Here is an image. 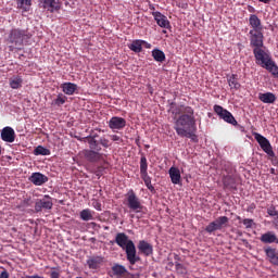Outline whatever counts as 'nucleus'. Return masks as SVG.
Segmentation results:
<instances>
[{"instance_id":"obj_10","label":"nucleus","mask_w":278,"mask_h":278,"mask_svg":"<svg viewBox=\"0 0 278 278\" xmlns=\"http://www.w3.org/2000/svg\"><path fill=\"white\" fill-rule=\"evenodd\" d=\"M152 16L154 17V21H156L159 27H163V29H168V27H170L168 17H166V15L162 14L160 11H153Z\"/></svg>"},{"instance_id":"obj_3","label":"nucleus","mask_w":278,"mask_h":278,"mask_svg":"<svg viewBox=\"0 0 278 278\" xmlns=\"http://www.w3.org/2000/svg\"><path fill=\"white\" fill-rule=\"evenodd\" d=\"M115 243L117 247L123 249L126 253V260L130 264L129 269L134 270V266L137 262H140V257L138 256V252L136 251V244L134 241L129 239L125 232H118L115 236Z\"/></svg>"},{"instance_id":"obj_44","label":"nucleus","mask_w":278,"mask_h":278,"mask_svg":"<svg viewBox=\"0 0 278 278\" xmlns=\"http://www.w3.org/2000/svg\"><path fill=\"white\" fill-rule=\"evenodd\" d=\"M175 266H176V270H178V273H186V269L184 268L181 263H176Z\"/></svg>"},{"instance_id":"obj_35","label":"nucleus","mask_w":278,"mask_h":278,"mask_svg":"<svg viewBox=\"0 0 278 278\" xmlns=\"http://www.w3.org/2000/svg\"><path fill=\"white\" fill-rule=\"evenodd\" d=\"M205 231H206L207 233H214V231H220V228H219L217 222L214 220V222L210 223V224L206 226Z\"/></svg>"},{"instance_id":"obj_25","label":"nucleus","mask_w":278,"mask_h":278,"mask_svg":"<svg viewBox=\"0 0 278 278\" xmlns=\"http://www.w3.org/2000/svg\"><path fill=\"white\" fill-rule=\"evenodd\" d=\"M142 45H144V40L136 39L130 45H128V49L134 51V53H141Z\"/></svg>"},{"instance_id":"obj_49","label":"nucleus","mask_w":278,"mask_h":278,"mask_svg":"<svg viewBox=\"0 0 278 278\" xmlns=\"http://www.w3.org/2000/svg\"><path fill=\"white\" fill-rule=\"evenodd\" d=\"M26 278H45V277L39 275H33V276H26Z\"/></svg>"},{"instance_id":"obj_43","label":"nucleus","mask_w":278,"mask_h":278,"mask_svg":"<svg viewBox=\"0 0 278 278\" xmlns=\"http://www.w3.org/2000/svg\"><path fill=\"white\" fill-rule=\"evenodd\" d=\"M10 36H25V31L21 29H12Z\"/></svg>"},{"instance_id":"obj_23","label":"nucleus","mask_w":278,"mask_h":278,"mask_svg":"<svg viewBox=\"0 0 278 278\" xmlns=\"http://www.w3.org/2000/svg\"><path fill=\"white\" fill-rule=\"evenodd\" d=\"M258 99L262 101V103L273 104L275 101H277V96H275L273 92L258 93Z\"/></svg>"},{"instance_id":"obj_22","label":"nucleus","mask_w":278,"mask_h":278,"mask_svg":"<svg viewBox=\"0 0 278 278\" xmlns=\"http://www.w3.org/2000/svg\"><path fill=\"white\" fill-rule=\"evenodd\" d=\"M112 273L115 275V277H125V275H128L129 271L124 265L116 263L112 266Z\"/></svg>"},{"instance_id":"obj_20","label":"nucleus","mask_w":278,"mask_h":278,"mask_svg":"<svg viewBox=\"0 0 278 278\" xmlns=\"http://www.w3.org/2000/svg\"><path fill=\"white\" fill-rule=\"evenodd\" d=\"M169 177H170L172 184H174L175 186L181 184V172H179V168L170 167Z\"/></svg>"},{"instance_id":"obj_53","label":"nucleus","mask_w":278,"mask_h":278,"mask_svg":"<svg viewBox=\"0 0 278 278\" xmlns=\"http://www.w3.org/2000/svg\"><path fill=\"white\" fill-rule=\"evenodd\" d=\"M150 10H153V11H155V7H153V5H150Z\"/></svg>"},{"instance_id":"obj_54","label":"nucleus","mask_w":278,"mask_h":278,"mask_svg":"<svg viewBox=\"0 0 278 278\" xmlns=\"http://www.w3.org/2000/svg\"><path fill=\"white\" fill-rule=\"evenodd\" d=\"M163 34H166V30H165V29H163Z\"/></svg>"},{"instance_id":"obj_15","label":"nucleus","mask_w":278,"mask_h":278,"mask_svg":"<svg viewBox=\"0 0 278 278\" xmlns=\"http://www.w3.org/2000/svg\"><path fill=\"white\" fill-rule=\"evenodd\" d=\"M137 249L139 253H141L142 255H146V257L153 255V245H151V243L144 240L139 241Z\"/></svg>"},{"instance_id":"obj_2","label":"nucleus","mask_w":278,"mask_h":278,"mask_svg":"<svg viewBox=\"0 0 278 278\" xmlns=\"http://www.w3.org/2000/svg\"><path fill=\"white\" fill-rule=\"evenodd\" d=\"M264 37L262 36H252L251 38V47H253V53H254V58L256 60V64H258L260 66H262V68H265L266 71H268V73H271V75H274V77H278V66L275 63V61H273V58L270 56V54L266 51H264V49H262V47H264Z\"/></svg>"},{"instance_id":"obj_16","label":"nucleus","mask_w":278,"mask_h":278,"mask_svg":"<svg viewBox=\"0 0 278 278\" xmlns=\"http://www.w3.org/2000/svg\"><path fill=\"white\" fill-rule=\"evenodd\" d=\"M249 23L251 27L254 29V31H256L254 36H262V20H260L257 15L252 14L250 15Z\"/></svg>"},{"instance_id":"obj_33","label":"nucleus","mask_w":278,"mask_h":278,"mask_svg":"<svg viewBox=\"0 0 278 278\" xmlns=\"http://www.w3.org/2000/svg\"><path fill=\"white\" fill-rule=\"evenodd\" d=\"M141 179L144 181V185L150 192H155V187L151 184V176H149V174L141 176Z\"/></svg>"},{"instance_id":"obj_9","label":"nucleus","mask_w":278,"mask_h":278,"mask_svg":"<svg viewBox=\"0 0 278 278\" xmlns=\"http://www.w3.org/2000/svg\"><path fill=\"white\" fill-rule=\"evenodd\" d=\"M192 110V106H188L186 104H178L175 102H172L169 104V110L168 112L174 116V121H177L179 116L182 114H186L188 111Z\"/></svg>"},{"instance_id":"obj_55","label":"nucleus","mask_w":278,"mask_h":278,"mask_svg":"<svg viewBox=\"0 0 278 278\" xmlns=\"http://www.w3.org/2000/svg\"><path fill=\"white\" fill-rule=\"evenodd\" d=\"M91 225H93V226H94V225H97V223H91Z\"/></svg>"},{"instance_id":"obj_7","label":"nucleus","mask_w":278,"mask_h":278,"mask_svg":"<svg viewBox=\"0 0 278 278\" xmlns=\"http://www.w3.org/2000/svg\"><path fill=\"white\" fill-rule=\"evenodd\" d=\"M215 114L222 118V121H225V123H228L229 125H238V121H236V117H233V114L229 112L228 110L224 109L222 105L215 104L213 108Z\"/></svg>"},{"instance_id":"obj_26","label":"nucleus","mask_w":278,"mask_h":278,"mask_svg":"<svg viewBox=\"0 0 278 278\" xmlns=\"http://www.w3.org/2000/svg\"><path fill=\"white\" fill-rule=\"evenodd\" d=\"M62 90L64 94L73 96L77 90V85L75 83H65L62 85Z\"/></svg>"},{"instance_id":"obj_39","label":"nucleus","mask_w":278,"mask_h":278,"mask_svg":"<svg viewBox=\"0 0 278 278\" xmlns=\"http://www.w3.org/2000/svg\"><path fill=\"white\" fill-rule=\"evenodd\" d=\"M99 147H103L104 149H110V140L105 139V137H101L98 141Z\"/></svg>"},{"instance_id":"obj_19","label":"nucleus","mask_w":278,"mask_h":278,"mask_svg":"<svg viewBox=\"0 0 278 278\" xmlns=\"http://www.w3.org/2000/svg\"><path fill=\"white\" fill-rule=\"evenodd\" d=\"M227 83L230 90L238 91L240 90V88H242V85H240V81H238V74L227 76Z\"/></svg>"},{"instance_id":"obj_41","label":"nucleus","mask_w":278,"mask_h":278,"mask_svg":"<svg viewBox=\"0 0 278 278\" xmlns=\"http://www.w3.org/2000/svg\"><path fill=\"white\" fill-rule=\"evenodd\" d=\"M243 225L245 229H251L253 227V219L251 218L243 219Z\"/></svg>"},{"instance_id":"obj_12","label":"nucleus","mask_w":278,"mask_h":278,"mask_svg":"<svg viewBox=\"0 0 278 278\" xmlns=\"http://www.w3.org/2000/svg\"><path fill=\"white\" fill-rule=\"evenodd\" d=\"M47 181H49V177L39 172L33 173L29 177V182L34 184V186H45Z\"/></svg>"},{"instance_id":"obj_38","label":"nucleus","mask_w":278,"mask_h":278,"mask_svg":"<svg viewBox=\"0 0 278 278\" xmlns=\"http://www.w3.org/2000/svg\"><path fill=\"white\" fill-rule=\"evenodd\" d=\"M66 103V97L62 93L58 96V98L54 100V104L60 108V105H64Z\"/></svg>"},{"instance_id":"obj_57","label":"nucleus","mask_w":278,"mask_h":278,"mask_svg":"<svg viewBox=\"0 0 278 278\" xmlns=\"http://www.w3.org/2000/svg\"><path fill=\"white\" fill-rule=\"evenodd\" d=\"M0 155H1V147H0Z\"/></svg>"},{"instance_id":"obj_31","label":"nucleus","mask_w":278,"mask_h":278,"mask_svg":"<svg viewBox=\"0 0 278 278\" xmlns=\"http://www.w3.org/2000/svg\"><path fill=\"white\" fill-rule=\"evenodd\" d=\"M152 58L155 60V62H165L166 54H164V51L160 49L152 50Z\"/></svg>"},{"instance_id":"obj_47","label":"nucleus","mask_w":278,"mask_h":278,"mask_svg":"<svg viewBox=\"0 0 278 278\" xmlns=\"http://www.w3.org/2000/svg\"><path fill=\"white\" fill-rule=\"evenodd\" d=\"M93 207H94V210H97L98 212H101V204H100L99 202H96V203L93 204Z\"/></svg>"},{"instance_id":"obj_8","label":"nucleus","mask_w":278,"mask_h":278,"mask_svg":"<svg viewBox=\"0 0 278 278\" xmlns=\"http://www.w3.org/2000/svg\"><path fill=\"white\" fill-rule=\"evenodd\" d=\"M49 210H53V198L46 194L42 199H37L35 202V212H49Z\"/></svg>"},{"instance_id":"obj_18","label":"nucleus","mask_w":278,"mask_h":278,"mask_svg":"<svg viewBox=\"0 0 278 278\" xmlns=\"http://www.w3.org/2000/svg\"><path fill=\"white\" fill-rule=\"evenodd\" d=\"M9 86L12 90H18L23 88V76L14 75L9 79Z\"/></svg>"},{"instance_id":"obj_30","label":"nucleus","mask_w":278,"mask_h":278,"mask_svg":"<svg viewBox=\"0 0 278 278\" xmlns=\"http://www.w3.org/2000/svg\"><path fill=\"white\" fill-rule=\"evenodd\" d=\"M80 219L88 222L94 220V212L90 211V208H85L80 212Z\"/></svg>"},{"instance_id":"obj_52","label":"nucleus","mask_w":278,"mask_h":278,"mask_svg":"<svg viewBox=\"0 0 278 278\" xmlns=\"http://www.w3.org/2000/svg\"><path fill=\"white\" fill-rule=\"evenodd\" d=\"M261 3H270V0H258Z\"/></svg>"},{"instance_id":"obj_42","label":"nucleus","mask_w":278,"mask_h":278,"mask_svg":"<svg viewBox=\"0 0 278 278\" xmlns=\"http://www.w3.org/2000/svg\"><path fill=\"white\" fill-rule=\"evenodd\" d=\"M111 140L116 142V144H121V142H123V138L118 135H111Z\"/></svg>"},{"instance_id":"obj_14","label":"nucleus","mask_w":278,"mask_h":278,"mask_svg":"<svg viewBox=\"0 0 278 278\" xmlns=\"http://www.w3.org/2000/svg\"><path fill=\"white\" fill-rule=\"evenodd\" d=\"M264 252L266 257L268 258V262L273 264L274 266H278V253L277 249L273 247H265Z\"/></svg>"},{"instance_id":"obj_36","label":"nucleus","mask_w":278,"mask_h":278,"mask_svg":"<svg viewBox=\"0 0 278 278\" xmlns=\"http://www.w3.org/2000/svg\"><path fill=\"white\" fill-rule=\"evenodd\" d=\"M215 223H217L219 229H223V227H227V225L229 224V217L220 216L217 219H215Z\"/></svg>"},{"instance_id":"obj_27","label":"nucleus","mask_w":278,"mask_h":278,"mask_svg":"<svg viewBox=\"0 0 278 278\" xmlns=\"http://www.w3.org/2000/svg\"><path fill=\"white\" fill-rule=\"evenodd\" d=\"M39 5L45 10H58V3L55 0H39Z\"/></svg>"},{"instance_id":"obj_17","label":"nucleus","mask_w":278,"mask_h":278,"mask_svg":"<svg viewBox=\"0 0 278 278\" xmlns=\"http://www.w3.org/2000/svg\"><path fill=\"white\" fill-rule=\"evenodd\" d=\"M260 240L261 242H263V244H278L277 235L273 231H267L263 233Z\"/></svg>"},{"instance_id":"obj_6","label":"nucleus","mask_w":278,"mask_h":278,"mask_svg":"<svg viewBox=\"0 0 278 278\" xmlns=\"http://www.w3.org/2000/svg\"><path fill=\"white\" fill-rule=\"evenodd\" d=\"M126 205L129 211L135 212V214H139V212H142V208L144 207L142 205V202H140V198H138L134 189H130L126 193Z\"/></svg>"},{"instance_id":"obj_1","label":"nucleus","mask_w":278,"mask_h":278,"mask_svg":"<svg viewBox=\"0 0 278 278\" xmlns=\"http://www.w3.org/2000/svg\"><path fill=\"white\" fill-rule=\"evenodd\" d=\"M174 129L180 138H189L191 142H199L194 109H190L182 115L178 116V118L175 119Z\"/></svg>"},{"instance_id":"obj_45","label":"nucleus","mask_w":278,"mask_h":278,"mask_svg":"<svg viewBox=\"0 0 278 278\" xmlns=\"http://www.w3.org/2000/svg\"><path fill=\"white\" fill-rule=\"evenodd\" d=\"M50 278H60V271H55V270L51 271Z\"/></svg>"},{"instance_id":"obj_37","label":"nucleus","mask_w":278,"mask_h":278,"mask_svg":"<svg viewBox=\"0 0 278 278\" xmlns=\"http://www.w3.org/2000/svg\"><path fill=\"white\" fill-rule=\"evenodd\" d=\"M30 200L29 199H24L20 202V204L16 205V208L20 210V212H25L27 207H29Z\"/></svg>"},{"instance_id":"obj_5","label":"nucleus","mask_w":278,"mask_h":278,"mask_svg":"<svg viewBox=\"0 0 278 278\" xmlns=\"http://www.w3.org/2000/svg\"><path fill=\"white\" fill-rule=\"evenodd\" d=\"M254 139L260 144L261 149L266 153L273 164V166H278V157L275 155V151H273V146L270 141L262 136L260 132H253Z\"/></svg>"},{"instance_id":"obj_13","label":"nucleus","mask_w":278,"mask_h":278,"mask_svg":"<svg viewBox=\"0 0 278 278\" xmlns=\"http://www.w3.org/2000/svg\"><path fill=\"white\" fill-rule=\"evenodd\" d=\"M1 138L3 142H14L16 140V132H14V128L7 126L1 130Z\"/></svg>"},{"instance_id":"obj_40","label":"nucleus","mask_w":278,"mask_h":278,"mask_svg":"<svg viewBox=\"0 0 278 278\" xmlns=\"http://www.w3.org/2000/svg\"><path fill=\"white\" fill-rule=\"evenodd\" d=\"M177 8H181L182 10H186L188 8V3H186L184 0H174Z\"/></svg>"},{"instance_id":"obj_51","label":"nucleus","mask_w":278,"mask_h":278,"mask_svg":"<svg viewBox=\"0 0 278 278\" xmlns=\"http://www.w3.org/2000/svg\"><path fill=\"white\" fill-rule=\"evenodd\" d=\"M269 173H270L271 175H277L275 168H273V167L269 169Z\"/></svg>"},{"instance_id":"obj_29","label":"nucleus","mask_w":278,"mask_h":278,"mask_svg":"<svg viewBox=\"0 0 278 278\" xmlns=\"http://www.w3.org/2000/svg\"><path fill=\"white\" fill-rule=\"evenodd\" d=\"M8 40L13 43L11 47L14 49H21L23 47V37L21 36H10Z\"/></svg>"},{"instance_id":"obj_50","label":"nucleus","mask_w":278,"mask_h":278,"mask_svg":"<svg viewBox=\"0 0 278 278\" xmlns=\"http://www.w3.org/2000/svg\"><path fill=\"white\" fill-rule=\"evenodd\" d=\"M248 10H249V12H255V8H253L251 5L248 7Z\"/></svg>"},{"instance_id":"obj_34","label":"nucleus","mask_w":278,"mask_h":278,"mask_svg":"<svg viewBox=\"0 0 278 278\" xmlns=\"http://www.w3.org/2000/svg\"><path fill=\"white\" fill-rule=\"evenodd\" d=\"M35 155H51V150L42 147V146H38L35 151H34Z\"/></svg>"},{"instance_id":"obj_48","label":"nucleus","mask_w":278,"mask_h":278,"mask_svg":"<svg viewBox=\"0 0 278 278\" xmlns=\"http://www.w3.org/2000/svg\"><path fill=\"white\" fill-rule=\"evenodd\" d=\"M127 276H128L129 278H140L139 275H134V274H131V273H128Z\"/></svg>"},{"instance_id":"obj_46","label":"nucleus","mask_w":278,"mask_h":278,"mask_svg":"<svg viewBox=\"0 0 278 278\" xmlns=\"http://www.w3.org/2000/svg\"><path fill=\"white\" fill-rule=\"evenodd\" d=\"M0 278H10V274H8V270H3V271L0 274Z\"/></svg>"},{"instance_id":"obj_21","label":"nucleus","mask_w":278,"mask_h":278,"mask_svg":"<svg viewBox=\"0 0 278 278\" xmlns=\"http://www.w3.org/2000/svg\"><path fill=\"white\" fill-rule=\"evenodd\" d=\"M223 184L225 190H237L236 187V178L230 175H226L223 177Z\"/></svg>"},{"instance_id":"obj_4","label":"nucleus","mask_w":278,"mask_h":278,"mask_svg":"<svg viewBox=\"0 0 278 278\" xmlns=\"http://www.w3.org/2000/svg\"><path fill=\"white\" fill-rule=\"evenodd\" d=\"M89 144V149H85L81 151V155L89 162L90 164H97L99 162H105V154L101 153V146H99V141L94 139V137H89L87 139Z\"/></svg>"},{"instance_id":"obj_24","label":"nucleus","mask_w":278,"mask_h":278,"mask_svg":"<svg viewBox=\"0 0 278 278\" xmlns=\"http://www.w3.org/2000/svg\"><path fill=\"white\" fill-rule=\"evenodd\" d=\"M103 264V257L102 256H92L89 260H87V265L91 270H97L99 268V265Z\"/></svg>"},{"instance_id":"obj_56","label":"nucleus","mask_w":278,"mask_h":278,"mask_svg":"<svg viewBox=\"0 0 278 278\" xmlns=\"http://www.w3.org/2000/svg\"><path fill=\"white\" fill-rule=\"evenodd\" d=\"M250 34L253 35V30H251Z\"/></svg>"},{"instance_id":"obj_28","label":"nucleus","mask_w":278,"mask_h":278,"mask_svg":"<svg viewBox=\"0 0 278 278\" xmlns=\"http://www.w3.org/2000/svg\"><path fill=\"white\" fill-rule=\"evenodd\" d=\"M17 10L23 12H29L31 10V0H16Z\"/></svg>"},{"instance_id":"obj_11","label":"nucleus","mask_w":278,"mask_h":278,"mask_svg":"<svg viewBox=\"0 0 278 278\" xmlns=\"http://www.w3.org/2000/svg\"><path fill=\"white\" fill-rule=\"evenodd\" d=\"M126 126H127V121L125 118H123V117H119V116H113L109 121V127L113 131L115 129H117V130L125 129Z\"/></svg>"},{"instance_id":"obj_32","label":"nucleus","mask_w":278,"mask_h":278,"mask_svg":"<svg viewBox=\"0 0 278 278\" xmlns=\"http://www.w3.org/2000/svg\"><path fill=\"white\" fill-rule=\"evenodd\" d=\"M149 163L147 162V156L142 155L140 159V175H149Z\"/></svg>"}]
</instances>
